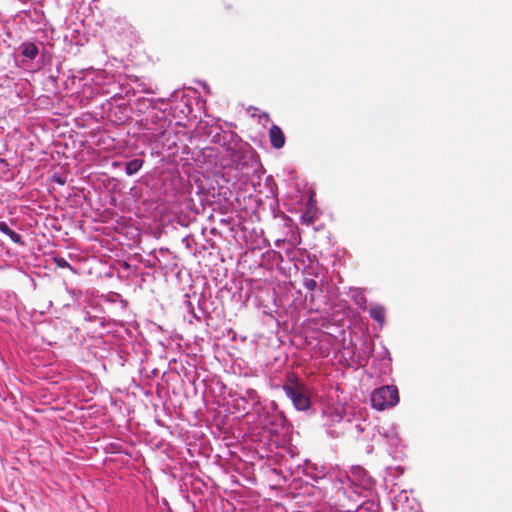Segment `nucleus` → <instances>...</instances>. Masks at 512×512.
Wrapping results in <instances>:
<instances>
[{
  "label": "nucleus",
  "instance_id": "obj_11",
  "mask_svg": "<svg viewBox=\"0 0 512 512\" xmlns=\"http://www.w3.org/2000/svg\"><path fill=\"white\" fill-rule=\"evenodd\" d=\"M52 179H53L54 182H56L59 185H64L66 183V181H67L66 175H62V174H58V173H55L52 176Z\"/></svg>",
  "mask_w": 512,
  "mask_h": 512
},
{
  "label": "nucleus",
  "instance_id": "obj_7",
  "mask_svg": "<svg viewBox=\"0 0 512 512\" xmlns=\"http://www.w3.org/2000/svg\"><path fill=\"white\" fill-rule=\"evenodd\" d=\"M122 162H113L114 166H120ZM125 164V170L128 175L136 173L142 166L143 162H123Z\"/></svg>",
  "mask_w": 512,
  "mask_h": 512
},
{
  "label": "nucleus",
  "instance_id": "obj_4",
  "mask_svg": "<svg viewBox=\"0 0 512 512\" xmlns=\"http://www.w3.org/2000/svg\"><path fill=\"white\" fill-rule=\"evenodd\" d=\"M146 121H147V125H149L150 123L151 124H156L157 122L159 123V128H153L151 126H148L149 130H153L157 134H160V135H163L165 133V128H166V125H167L166 118H164L162 116H159L158 113H154L153 115L148 117L146 119Z\"/></svg>",
  "mask_w": 512,
  "mask_h": 512
},
{
  "label": "nucleus",
  "instance_id": "obj_3",
  "mask_svg": "<svg viewBox=\"0 0 512 512\" xmlns=\"http://www.w3.org/2000/svg\"><path fill=\"white\" fill-rule=\"evenodd\" d=\"M269 139L272 147L275 149H280L285 144V135L282 129L275 124H273L269 129Z\"/></svg>",
  "mask_w": 512,
  "mask_h": 512
},
{
  "label": "nucleus",
  "instance_id": "obj_12",
  "mask_svg": "<svg viewBox=\"0 0 512 512\" xmlns=\"http://www.w3.org/2000/svg\"><path fill=\"white\" fill-rule=\"evenodd\" d=\"M230 158H231V160H237V161L247 160V156L246 155L240 156V155H237L235 153L231 154Z\"/></svg>",
  "mask_w": 512,
  "mask_h": 512
},
{
  "label": "nucleus",
  "instance_id": "obj_1",
  "mask_svg": "<svg viewBox=\"0 0 512 512\" xmlns=\"http://www.w3.org/2000/svg\"><path fill=\"white\" fill-rule=\"evenodd\" d=\"M283 390L291 399L297 410L305 411L310 408L311 399L309 389L296 374L290 373L287 376Z\"/></svg>",
  "mask_w": 512,
  "mask_h": 512
},
{
  "label": "nucleus",
  "instance_id": "obj_9",
  "mask_svg": "<svg viewBox=\"0 0 512 512\" xmlns=\"http://www.w3.org/2000/svg\"><path fill=\"white\" fill-rule=\"evenodd\" d=\"M303 285L309 291H314L318 287L317 281L312 278H306L303 282Z\"/></svg>",
  "mask_w": 512,
  "mask_h": 512
},
{
  "label": "nucleus",
  "instance_id": "obj_10",
  "mask_svg": "<svg viewBox=\"0 0 512 512\" xmlns=\"http://www.w3.org/2000/svg\"><path fill=\"white\" fill-rule=\"evenodd\" d=\"M54 263L57 265V267L59 268H70L71 269V265L68 263V261L63 258V257H54Z\"/></svg>",
  "mask_w": 512,
  "mask_h": 512
},
{
  "label": "nucleus",
  "instance_id": "obj_14",
  "mask_svg": "<svg viewBox=\"0 0 512 512\" xmlns=\"http://www.w3.org/2000/svg\"><path fill=\"white\" fill-rule=\"evenodd\" d=\"M263 116H264V118H269V114L268 113H263Z\"/></svg>",
  "mask_w": 512,
  "mask_h": 512
},
{
  "label": "nucleus",
  "instance_id": "obj_13",
  "mask_svg": "<svg viewBox=\"0 0 512 512\" xmlns=\"http://www.w3.org/2000/svg\"><path fill=\"white\" fill-rule=\"evenodd\" d=\"M212 152H213V150H212V149H210V148H209V149H206V150H205V157H206V158H212V157H213Z\"/></svg>",
  "mask_w": 512,
  "mask_h": 512
},
{
  "label": "nucleus",
  "instance_id": "obj_6",
  "mask_svg": "<svg viewBox=\"0 0 512 512\" xmlns=\"http://www.w3.org/2000/svg\"><path fill=\"white\" fill-rule=\"evenodd\" d=\"M38 54V48L34 43H24L22 46V55L33 60Z\"/></svg>",
  "mask_w": 512,
  "mask_h": 512
},
{
  "label": "nucleus",
  "instance_id": "obj_5",
  "mask_svg": "<svg viewBox=\"0 0 512 512\" xmlns=\"http://www.w3.org/2000/svg\"><path fill=\"white\" fill-rule=\"evenodd\" d=\"M0 231L7 235L14 243H22L21 235L12 230L5 222L0 221Z\"/></svg>",
  "mask_w": 512,
  "mask_h": 512
},
{
  "label": "nucleus",
  "instance_id": "obj_2",
  "mask_svg": "<svg viewBox=\"0 0 512 512\" xmlns=\"http://www.w3.org/2000/svg\"><path fill=\"white\" fill-rule=\"evenodd\" d=\"M399 402V393L396 386L386 385L375 389L371 394L372 407L383 411L395 406Z\"/></svg>",
  "mask_w": 512,
  "mask_h": 512
},
{
  "label": "nucleus",
  "instance_id": "obj_15",
  "mask_svg": "<svg viewBox=\"0 0 512 512\" xmlns=\"http://www.w3.org/2000/svg\"><path fill=\"white\" fill-rule=\"evenodd\" d=\"M245 148H246L247 152H250L249 151L250 147L248 145H245Z\"/></svg>",
  "mask_w": 512,
  "mask_h": 512
},
{
  "label": "nucleus",
  "instance_id": "obj_8",
  "mask_svg": "<svg viewBox=\"0 0 512 512\" xmlns=\"http://www.w3.org/2000/svg\"><path fill=\"white\" fill-rule=\"evenodd\" d=\"M370 316L377 322H383L385 311L382 307H374L370 310Z\"/></svg>",
  "mask_w": 512,
  "mask_h": 512
},
{
  "label": "nucleus",
  "instance_id": "obj_16",
  "mask_svg": "<svg viewBox=\"0 0 512 512\" xmlns=\"http://www.w3.org/2000/svg\"><path fill=\"white\" fill-rule=\"evenodd\" d=\"M240 163H241L242 167H244L247 164V162H240Z\"/></svg>",
  "mask_w": 512,
  "mask_h": 512
}]
</instances>
